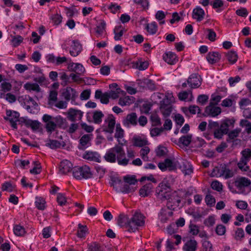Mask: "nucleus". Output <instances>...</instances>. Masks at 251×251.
<instances>
[{"label": "nucleus", "mask_w": 251, "mask_h": 251, "mask_svg": "<svg viewBox=\"0 0 251 251\" xmlns=\"http://www.w3.org/2000/svg\"><path fill=\"white\" fill-rule=\"evenodd\" d=\"M228 61L232 64H234L237 60L238 55L236 52L231 50L226 54Z\"/></svg>", "instance_id": "nucleus-44"}, {"label": "nucleus", "mask_w": 251, "mask_h": 251, "mask_svg": "<svg viewBox=\"0 0 251 251\" xmlns=\"http://www.w3.org/2000/svg\"><path fill=\"white\" fill-rule=\"evenodd\" d=\"M235 123L233 119L226 118L222 121L220 125V130L217 131L216 134L218 137L222 139L224 135L227 134L229 131V127H233Z\"/></svg>", "instance_id": "nucleus-5"}, {"label": "nucleus", "mask_w": 251, "mask_h": 251, "mask_svg": "<svg viewBox=\"0 0 251 251\" xmlns=\"http://www.w3.org/2000/svg\"><path fill=\"white\" fill-rule=\"evenodd\" d=\"M235 186L239 190L242 191L243 188L249 186L251 184V181L245 177H240L235 181Z\"/></svg>", "instance_id": "nucleus-19"}, {"label": "nucleus", "mask_w": 251, "mask_h": 251, "mask_svg": "<svg viewBox=\"0 0 251 251\" xmlns=\"http://www.w3.org/2000/svg\"><path fill=\"white\" fill-rule=\"evenodd\" d=\"M234 175L233 172L226 166H222L221 169L216 167L213 169L211 176L212 177L223 176L226 179L232 177Z\"/></svg>", "instance_id": "nucleus-9"}, {"label": "nucleus", "mask_w": 251, "mask_h": 251, "mask_svg": "<svg viewBox=\"0 0 251 251\" xmlns=\"http://www.w3.org/2000/svg\"><path fill=\"white\" fill-rule=\"evenodd\" d=\"M200 75L196 74L191 75L187 79V83L192 89L199 87L201 85Z\"/></svg>", "instance_id": "nucleus-18"}, {"label": "nucleus", "mask_w": 251, "mask_h": 251, "mask_svg": "<svg viewBox=\"0 0 251 251\" xmlns=\"http://www.w3.org/2000/svg\"><path fill=\"white\" fill-rule=\"evenodd\" d=\"M91 134H85L79 140L78 148L80 150H85L91 145Z\"/></svg>", "instance_id": "nucleus-24"}, {"label": "nucleus", "mask_w": 251, "mask_h": 251, "mask_svg": "<svg viewBox=\"0 0 251 251\" xmlns=\"http://www.w3.org/2000/svg\"><path fill=\"white\" fill-rule=\"evenodd\" d=\"M104 117L103 114L100 111H96L93 116L94 122L95 124H99L102 121V118Z\"/></svg>", "instance_id": "nucleus-45"}, {"label": "nucleus", "mask_w": 251, "mask_h": 251, "mask_svg": "<svg viewBox=\"0 0 251 251\" xmlns=\"http://www.w3.org/2000/svg\"><path fill=\"white\" fill-rule=\"evenodd\" d=\"M211 186L213 189L218 192H221L223 190V185L217 180L213 181L211 184Z\"/></svg>", "instance_id": "nucleus-59"}, {"label": "nucleus", "mask_w": 251, "mask_h": 251, "mask_svg": "<svg viewBox=\"0 0 251 251\" xmlns=\"http://www.w3.org/2000/svg\"><path fill=\"white\" fill-rule=\"evenodd\" d=\"M126 94L124 91L122 90L120 88H116L115 90H111L108 92L109 97L112 99H117L119 97V95H124Z\"/></svg>", "instance_id": "nucleus-37"}, {"label": "nucleus", "mask_w": 251, "mask_h": 251, "mask_svg": "<svg viewBox=\"0 0 251 251\" xmlns=\"http://www.w3.org/2000/svg\"><path fill=\"white\" fill-rule=\"evenodd\" d=\"M145 217L140 212L136 211L132 217L129 219L128 223L129 231L135 232L138 227L143 226L145 225Z\"/></svg>", "instance_id": "nucleus-2"}, {"label": "nucleus", "mask_w": 251, "mask_h": 251, "mask_svg": "<svg viewBox=\"0 0 251 251\" xmlns=\"http://www.w3.org/2000/svg\"><path fill=\"white\" fill-rule=\"evenodd\" d=\"M192 134H187L179 138L178 142L184 146L188 147L192 141Z\"/></svg>", "instance_id": "nucleus-38"}, {"label": "nucleus", "mask_w": 251, "mask_h": 251, "mask_svg": "<svg viewBox=\"0 0 251 251\" xmlns=\"http://www.w3.org/2000/svg\"><path fill=\"white\" fill-rule=\"evenodd\" d=\"M104 122L107 125L103 128V131L106 133H113L116 124L114 117L112 114L109 115Z\"/></svg>", "instance_id": "nucleus-15"}, {"label": "nucleus", "mask_w": 251, "mask_h": 251, "mask_svg": "<svg viewBox=\"0 0 251 251\" xmlns=\"http://www.w3.org/2000/svg\"><path fill=\"white\" fill-rule=\"evenodd\" d=\"M106 23L104 21H102L99 23L95 28V31L98 36H100L102 35L103 33L105 31Z\"/></svg>", "instance_id": "nucleus-41"}, {"label": "nucleus", "mask_w": 251, "mask_h": 251, "mask_svg": "<svg viewBox=\"0 0 251 251\" xmlns=\"http://www.w3.org/2000/svg\"><path fill=\"white\" fill-rule=\"evenodd\" d=\"M153 185L151 183H149L144 185L139 191L140 195L145 197L149 196L152 192Z\"/></svg>", "instance_id": "nucleus-34"}, {"label": "nucleus", "mask_w": 251, "mask_h": 251, "mask_svg": "<svg viewBox=\"0 0 251 251\" xmlns=\"http://www.w3.org/2000/svg\"><path fill=\"white\" fill-rule=\"evenodd\" d=\"M33 163L34 167L30 170V173L35 175L40 174L41 172L40 163L38 161H34Z\"/></svg>", "instance_id": "nucleus-56"}, {"label": "nucleus", "mask_w": 251, "mask_h": 251, "mask_svg": "<svg viewBox=\"0 0 251 251\" xmlns=\"http://www.w3.org/2000/svg\"><path fill=\"white\" fill-rule=\"evenodd\" d=\"M129 221V218L127 216L121 214L118 217L117 224L121 227H125L129 231L128 223Z\"/></svg>", "instance_id": "nucleus-30"}, {"label": "nucleus", "mask_w": 251, "mask_h": 251, "mask_svg": "<svg viewBox=\"0 0 251 251\" xmlns=\"http://www.w3.org/2000/svg\"><path fill=\"white\" fill-rule=\"evenodd\" d=\"M179 160L173 158L172 159L166 158L163 162L159 163L158 166L162 171L167 169L170 171L177 169L179 166Z\"/></svg>", "instance_id": "nucleus-6"}, {"label": "nucleus", "mask_w": 251, "mask_h": 251, "mask_svg": "<svg viewBox=\"0 0 251 251\" xmlns=\"http://www.w3.org/2000/svg\"><path fill=\"white\" fill-rule=\"evenodd\" d=\"M132 97L126 96L124 98H120L119 100V104L121 106L129 105L133 102Z\"/></svg>", "instance_id": "nucleus-43"}, {"label": "nucleus", "mask_w": 251, "mask_h": 251, "mask_svg": "<svg viewBox=\"0 0 251 251\" xmlns=\"http://www.w3.org/2000/svg\"><path fill=\"white\" fill-rule=\"evenodd\" d=\"M72 173L73 176L79 180L90 178L93 176L90 168L86 165L74 167Z\"/></svg>", "instance_id": "nucleus-3"}, {"label": "nucleus", "mask_w": 251, "mask_h": 251, "mask_svg": "<svg viewBox=\"0 0 251 251\" xmlns=\"http://www.w3.org/2000/svg\"><path fill=\"white\" fill-rule=\"evenodd\" d=\"M62 95L66 101H69L71 99L75 100L77 96L76 91L71 87H67L62 93Z\"/></svg>", "instance_id": "nucleus-23"}, {"label": "nucleus", "mask_w": 251, "mask_h": 251, "mask_svg": "<svg viewBox=\"0 0 251 251\" xmlns=\"http://www.w3.org/2000/svg\"><path fill=\"white\" fill-rule=\"evenodd\" d=\"M73 164L68 160H64L60 162L59 171L62 174H66L71 171H73Z\"/></svg>", "instance_id": "nucleus-21"}, {"label": "nucleus", "mask_w": 251, "mask_h": 251, "mask_svg": "<svg viewBox=\"0 0 251 251\" xmlns=\"http://www.w3.org/2000/svg\"><path fill=\"white\" fill-rule=\"evenodd\" d=\"M222 112L221 108L213 104V102H210L204 110L202 115L204 117H216Z\"/></svg>", "instance_id": "nucleus-10"}, {"label": "nucleus", "mask_w": 251, "mask_h": 251, "mask_svg": "<svg viewBox=\"0 0 251 251\" xmlns=\"http://www.w3.org/2000/svg\"><path fill=\"white\" fill-rule=\"evenodd\" d=\"M178 169H180L184 175H189L193 172L192 165L188 161L180 159Z\"/></svg>", "instance_id": "nucleus-17"}, {"label": "nucleus", "mask_w": 251, "mask_h": 251, "mask_svg": "<svg viewBox=\"0 0 251 251\" xmlns=\"http://www.w3.org/2000/svg\"><path fill=\"white\" fill-rule=\"evenodd\" d=\"M174 100L172 94H168L165 99L160 102V111L165 117L169 116L172 111V106L171 104Z\"/></svg>", "instance_id": "nucleus-4"}, {"label": "nucleus", "mask_w": 251, "mask_h": 251, "mask_svg": "<svg viewBox=\"0 0 251 251\" xmlns=\"http://www.w3.org/2000/svg\"><path fill=\"white\" fill-rule=\"evenodd\" d=\"M6 113L7 117H5L4 119L9 121L13 129H16L17 128L16 122L19 121V113L10 110H7Z\"/></svg>", "instance_id": "nucleus-13"}, {"label": "nucleus", "mask_w": 251, "mask_h": 251, "mask_svg": "<svg viewBox=\"0 0 251 251\" xmlns=\"http://www.w3.org/2000/svg\"><path fill=\"white\" fill-rule=\"evenodd\" d=\"M170 190V186L167 181L163 180L159 184L156 189L158 198L161 200L164 201V198H168V195L171 193Z\"/></svg>", "instance_id": "nucleus-7"}, {"label": "nucleus", "mask_w": 251, "mask_h": 251, "mask_svg": "<svg viewBox=\"0 0 251 251\" xmlns=\"http://www.w3.org/2000/svg\"><path fill=\"white\" fill-rule=\"evenodd\" d=\"M206 31L208 32L207 35V38L211 42H213L216 40V33L212 29L208 28L206 29Z\"/></svg>", "instance_id": "nucleus-64"}, {"label": "nucleus", "mask_w": 251, "mask_h": 251, "mask_svg": "<svg viewBox=\"0 0 251 251\" xmlns=\"http://www.w3.org/2000/svg\"><path fill=\"white\" fill-rule=\"evenodd\" d=\"M159 218L162 223H166L168 219L167 217V210L165 209H162L160 212Z\"/></svg>", "instance_id": "nucleus-60"}, {"label": "nucleus", "mask_w": 251, "mask_h": 251, "mask_svg": "<svg viewBox=\"0 0 251 251\" xmlns=\"http://www.w3.org/2000/svg\"><path fill=\"white\" fill-rule=\"evenodd\" d=\"M205 15V12L203 9L200 6H197L193 10L192 17L198 22L202 21Z\"/></svg>", "instance_id": "nucleus-27"}, {"label": "nucleus", "mask_w": 251, "mask_h": 251, "mask_svg": "<svg viewBox=\"0 0 251 251\" xmlns=\"http://www.w3.org/2000/svg\"><path fill=\"white\" fill-rule=\"evenodd\" d=\"M57 201L60 205L62 206L65 205L67 202L66 198L64 194L58 193L57 196Z\"/></svg>", "instance_id": "nucleus-63"}, {"label": "nucleus", "mask_w": 251, "mask_h": 251, "mask_svg": "<svg viewBox=\"0 0 251 251\" xmlns=\"http://www.w3.org/2000/svg\"><path fill=\"white\" fill-rule=\"evenodd\" d=\"M167 149L163 146H159L155 150L156 154L158 157L164 156L166 154Z\"/></svg>", "instance_id": "nucleus-61"}, {"label": "nucleus", "mask_w": 251, "mask_h": 251, "mask_svg": "<svg viewBox=\"0 0 251 251\" xmlns=\"http://www.w3.org/2000/svg\"><path fill=\"white\" fill-rule=\"evenodd\" d=\"M163 59L166 62L170 65H174L178 61V58L176 54L171 51L165 53L163 55Z\"/></svg>", "instance_id": "nucleus-28"}, {"label": "nucleus", "mask_w": 251, "mask_h": 251, "mask_svg": "<svg viewBox=\"0 0 251 251\" xmlns=\"http://www.w3.org/2000/svg\"><path fill=\"white\" fill-rule=\"evenodd\" d=\"M150 151V150L148 147H145L141 149L140 150V156H141L142 158L145 161H148L149 160V157L147 155L149 153Z\"/></svg>", "instance_id": "nucleus-52"}, {"label": "nucleus", "mask_w": 251, "mask_h": 251, "mask_svg": "<svg viewBox=\"0 0 251 251\" xmlns=\"http://www.w3.org/2000/svg\"><path fill=\"white\" fill-rule=\"evenodd\" d=\"M83 158L90 161L100 162V156L97 152L88 151L83 155Z\"/></svg>", "instance_id": "nucleus-22"}, {"label": "nucleus", "mask_w": 251, "mask_h": 251, "mask_svg": "<svg viewBox=\"0 0 251 251\" xmlns=\"http://www.w3.org/2000/svg\"><path fill=\"white\" fill-rule=\"evenodd\" d=\"M82 50V46L77 41H74L73 44L71 46L70 54L74 57L77 56Z\"/></svg>", "instance_id": "nucleus-31"}, {"label": "nucleus", "mask_w": 251, "mask_h": 251, "mask_svg": "<svg viewBox=\"0 0 251 251\" xmlns=\"http://www.w3.org/2000/svg\"><path fill=\"white\" fill-rule=\"evenodd\" d=\"M24 87L27 90L34 91L37 92H40L41 90L39 85L37 83L27 82L24 85Z\"/></svg>", "instance_id": "nucleus-42"}, {"label": "nucleus", "mask_w": 251, "mask_h": 251, "mask_svg": "<svg viewBox=\"0 0 251 251\" xmlns=\"http://www.w3.org/2000/svg\"><path fill=\"white\" fill-rule=\"evenodd\" d=\"M66 115L68 120L75 122L76 121L81 120L83 116V112L80 110L71 108L68 110Z\"/></svg>", "instance_id": "nucleus-12"}, {"label": "nucleus", "mask_w": 251, "mask_h": 251, "mask_svg": "<svg viewBox=\"0 0 251 251\" xmlns=\"http://www.w3.org/2000/svg\"><path fill=\"white\" fill-rule=\"evenodd\" d=\"M25 125L27 127H30L35 131L39 128L40 123L37 121L28 120L25 122Z\"/></svg>", "instance_id": "nucleus-40"}, {"label": "nucleus", "mask_w": 251, "mask_h": 251, "mask_svg": "<svg viewBox=\"0 0 251 251\" xmlns=\"http://www.w3.org/2000/svg\"><path fill=\"white\" fill-rule=\"evenodd\" d=\"M241 132V129L239 128H236L230 131H228L227 134V137L226 141L228 143H233V144H237L240 143L241 140L236 139L239 136L240 133Z\"/></svg>", "instance_id": "nucleus-16"}, {"label": "nucleus", "mask_w": 251, "mask_h": 251, "mask_svg": "<svg viewBox=\"0 0 251 251\" xmlns=\"http://www.w3.org/2000/svg\"><path fill=\"white\" fill-rule=\"evenodd\" d=\"M241 157L240 159L249 162L251 159V150L249 148L243 150L241 152Z\"/></svg>", "instance_id": "nucleus-39"}, {"label": "nucleus", "mask_w": 251, "mask_h": 251, "mask_svg": "<svg viewBox=\"0 0 251 251\" xmlns=\"http://www.w3.org/2000/svg\"><path fill=\"white\" fill-rule=\"evenodd\" d=\"M146 29L149 33L154 34L156 32L157 30V24L154 22L151 24H148L146 25Z\"/></svg>", "instance_id": "nucleus-46"}, {"label": "nucleus", "mask_w": 251, "mask_h": 251, "mask_svg": "<svg viewBox=\"0 0 251 251\" xmlns=\"http://www.w3.org/2000/svg\"><path fill=\"white\" fill-rule=\"evenodd\" d=\"M124 135V131L121 128L120 124H117L116 126V132L115 133V137L117 139V141L119 144L122 147L124 145V143L126 142L124 139L121 141V139L123 138Z\"/></svg>", "instance_id": "nucleus-26"}, {"label": "nucleus", "mask_w": 251, "mask_h": 251, "mask_svg": "<svg viewBox=\"0 0 251 251\" xmlns=\"http://www.w3.org/2000/svg\"><path fill=\"white\" fill-rule=\"evenodd\" d=\"M121 26H117L115 27L114 29V33L115 34L114 39L116 41L120 40L121 39V37L123 35V31L122 29H120L121 28Z\"/></svg>", "instance_id": "nucleus-53"}, {"label": "nucleus", "mask_w": 251, "mask_h": 251, "mask_svg": "<svg viewBox=\"0 0 251 251\" xmlns=\"http://www.w3.org/2000/svg\"><path fill=\"white\" fill-rule=\"evenodd\" d=\"M221 55L218 52H209L206 56L207 61L211 64L219 61L221 59Z\"/></svg>", "instance_id": "nucleus-32"}, {"label": "nucleus", "mask_w": 251, "mask_h": 251, "mask_svg": "<svg viewBox=\"0 0 251 251\" xmlns=\"http://www.w3.org/2000/svg\"><path fill=\"white\" fill-rule=\"evenodd\" d=\"M68 69L69 71L74 72L76 74L81 75L85 72V69L80 63H70L68 64Z\"/></svg>", "instance_id": "nucleus-25"}, {"label": "nucleus", "mask_w": 251, "mask_h": 251, "mask_svg": "<svg viewBox=\"0 0 251 251\" xmlns=\"http://www.w3.org/2000/svg\"><path fill=\"white\" fill-rule=\"evenodd\" d=\"M198 248V243L194 239L188 240L183 247L184 251H196Z\"/></svg>", "instance_id": "nucleus-29"}, {"label": "nucleus", "mask_w": 251, "mask_h": 251, "mask_svg": "<svg viewBox=\"0 0 251 251\" xmlns=\"http://www.w3.org/2000/svg\"><path fill=\"white\" fill-rule=\"evenodd\" d=\"M45 201L44 199L39 197L36 198L35 204L36 207L39 210H44L45 208Z\"/></svg>", "instance_id": "nucleus-47"}, {"label": "nucleus", "mask_w": 251, "mask_h": 251, "mask_svg": "<svg viewBox=\"0 0 251 251\" xmlns=\"http://www.w3.org/2000/svg\"><path fill=\"white\" fill-rule=\"evenodd\" d=\"M125 155L123 148L121 146L116 145L107 151L104 158L108 162L115 163L117 160L119 165L126 166L129 162V159H126Z\"/></svg>", "instance_id": "nucleus-1"}, {"label": "nucleus", "mask_w": 251, "mask_h": 251, "mask_svg": "<svg viewBox=\"0 0 251 251\" xmlns=\"http://www.w3.org/2000/svg\"><path fill=\"white\" fill-rule=\"evenodd\" d=\"M220 127L219 122L211 120H208L207 129L210 132H213L214 138L217 139H221V137H218L216 134L217 131L220 130Z\"/></svg>", "instance_id": "nucleus-20"}, {"label": "nucleus", "mask_w": 251, "mask_h": 251, "mask_svg": "<svg viewBox=\"0 0 251 251\" xmlns=\"http://www.w3.org/2000/svg\"><path fill=\"white\" fill-rule=\"evenodd\" d=\"M64 145V142H60L56 140H50L48 141V142L46 144V146L50 147L51 149H56L59 148L61 146Z\"/></svg>", "instance_id": "nucleus-36"}, {"label": "nucleus", "mask_w": 251, "mask_h": 251, "mask_svg": "<svg viewBox=\"0 0 251 251\" xmlns=\"http://www.w3.org/2000/svg\"><path fill=\"white\" fill-rule=\"evenodd\" d=\"M189 232L193 235H196L199 232V227L198 226L191 223L189 226Z\"/></svg>", "instance_id": "nucleus-58"}, {"label": "nucleus", "mask_w": 251, "mask_h": 251, "mask_svg": "<svg viewBox=\"0 0 251 251\" xmlns=\"http://www.w3.org/2000/svg\"><path fill=\"white\" fill-rule=\"evenodd\" d=\"M178 99L180 100H186L192 101L193 99V96L192 92L191 90L189 91H182L178 93Z\"/></svg>", "instance_id": "nucleus-35"}, {"label": "nucleus", "mask_w": 251, "mask_h": 251, "mask_svg": "<svg viewBox=\"0 0 251 251\" xmlns=\"http://www.w3.org/2000/svg\"><path fill=\"white\" fill-rule=\"evenodd\" d=\"M240 126L246 127L245 130L248 134L251 133V122L247 120L242 119L240 122Z\"/></svg>", "instance_id": "nucleus-48"}, {"label": "nucleus", "mask_w": 251, "mask_h": 251, "mask_svg": "<svg viewBox=\"0 0 251 251\" xmlns=\"http://www.w3.org/2000/svg\"><path fill=\"white\" fill-rule=\"evenodd\" d=\"M78 226L77 236L79 238H82L85 236L87 231V226H82L81 224H79Z\"/></svg>", "instance_id": "nucleus-51"}, {"label": "nucleus", "mask_w": 251, "mask_h": 251, "mask_svg": "<svg viewBox=\"0 0 251 251\" xmlns=\"http://www.w3.org/2000/svg\"><path fill=\"white\" fill-rule=\"evenodd\" d=\"M136 67L139 70L142 71L146 69L148 67V63L146 61L138 60L135 63Z\"/></svg>", "instance_id": "nucleus-55"}, {"label": "nucleus", "mask_w": 251, "mask_h": 251, "mask_svg": "<svg viewBox=\"0 0 251 251\" xmlns=\"http://www.w3.org/2000/svg\"><path fill=\"white\" fill-rule=\"evenodd\" d=\"M133 145L135 147H142L148 144V140L139 136H134L132 138Z\"/></svg>", "instance_id": "nucleus-33"}, {"label": "nucleus", "mask_w": 251, "mask_h": 251, "mask_svg": "<svg viewBox=\"0 0 251 251\" xmlns=\"http://www.w3.org/2000/svg\"><path fill=\"white\" fill-rule=\"evenodd\" d=\"M14 234L17 236H23L25 233V229L20 225H15L13 228Z\"/></svg>", "instance_id": "nucleus-49"}, {"label": "nucleus", "mask_w": 251, "mask_h": 251, "mask_svg": "<svg viewBox=\"0 0 251 251\" xmlns=\"http://www.w3.org/2000/svg\"><path fill=\"white\" fill-rule=\"evenodd\" d=\"M89 251H103L104 249L99 244L94 242L89 246Z\"/></svg>", "instance_id": "nucleus-54"}, {"label": "nucleus", "mask_w": 251, "mask_h": 251, "mask_svg": "<svg viewBox=\"0 0 251 251\" xmlns=\"http://www.w3.org/2000/svg\"><path fill=\"white\" fill-rule=\"evenodd\" d=\"M56 127V124L53 121H51L46 123V129L47 132L52 133L54 131Z\"/></svg>", "instance_id": "nucleus-57"}, {"label": "nucleus", "mask_w": 251, "mask_h": 251, "mask_svg": "<svg viewBox=\"0 0 251 251\" xmlns=\"http://www.w3.org/2000/svg\"><path fill=\"white\" fill-rule=\"evenodd\" d=\"M247 162L240 159L239 162L237 163V166L239 169L243 172H247L249 170V166L248 165Z\"/></svg>", "instance_id": "nucleus-50"}, {"label": "nucleus", "mask_w": 251, "mask_h": 251, "mask_svg": "<svg viewBox=\"0 0 251 251\" xmlns=\"http://www.w3.org/2000/svg\"><path fill=\"white\" fill-rule=\"evenodd\" d=\"M111 185L114 187L117 192H121L124 193H128L134 191L132 187L129 186V184H123L121 180L115 178L112 180Z\"/></svg>", "instance_id": "nucleus-8"}, {"label": "nucleus", "mask_w": 251, "mask_h": 251, "mask_svg": "<svg viewBox=\"0 0 251 251\" xmlns=\"http://www.w3.org/2000/svg\"><path fill=\"white\" fill-rule=\"evenodd\" d=\"M138 119L137 115L135 113L132 112L128 114L126 118L123 120V125L125 126L128 128L131 126H135L137 125Z\"/></svg>", "instance_id": "nucleus-14"}, {"label": "nucleus", "mask_w": 251, "mask_h": 251, "mask_svg": "<svg viewBox=\"0 0 251 251\" xmlns=\"http://www.w3.org/2000/svg\"><path fill=\"white\" fill-rule=\"evenodd\" d=\"M167 200L168 201L167 203V206L169 209H174V205H178L180 202L181 200L177 195L176 192L174 191L172 193H170L168 195V198H164V200Z\"/></svg>", "instance_id": "nucleus-11"}, {"label": "nucleus", "mask_w": 251, "mask_h": 251, "mask_svg": "<svg viewBox=\"0 0 251 251\" xmlns=\"http://www.w3.org/2000/svg\"><path fill=\"white\" fill-rule=\"evenodd\" d=\"M155 18L158 21H160V24H164L165 23L164 21H162L166 16L165 13L163 11H158L155 14Z\"/></svg>", "instance_id": "nucleus-62"}]
</instances>
